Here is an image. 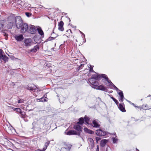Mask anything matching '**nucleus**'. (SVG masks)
Segmentation results:
<instances>
[{
  "label": "nucleus",
  "mask_w": 151,
  "mask_h": 151,
  "mask_svg": "<svg viewBox=\"0 0 151 151\" xmlns=\"http://www.w3.org/2000/svg\"><path fill=\"white\" fill-rule=\"evenodd\" d=\"M100 78H102V77L100 76H94L91 78L89 79V82L95 87L96 85H99V83L98 80H99Z\"/></svg>",
  "instance_id": "1"
},
{
  "label": "nucleus",
  "mask_w": 151,
  "mask_h": 151,
  "mask_svg": "<svg viewBox=\"0 0 151 151\" xmlns=\"http://www.w3.org/2000/svg\"><path fill=\"white\" fill-rule=\"evenodd\" d=\"M15 20L17 27L18 29H20L24 23L21 17L20 16H17L15 18Z\"/></svg>",
  "instance_id": "2"
},
{
  "label": "nucleus",
  "mask_w": 151,
  "mask_h": 151,
  "mask_svg": "<svg viewBox=\"0 0 151 151\" xmlns=\"http://www.w3.org/2000/svg\"><path fill=\"white\" fill-rule=\"evenodd\" d=\"M28 26L27 24L24 23L21 29L20 32L22 33H25L26 31H27L28 29Z\"/></svg>",
  "instance_id": "3"
},
{
  "label": "nucleus",
  "mask_w": 151,
  "mask_h": 151,
  "mask_svg": "<svg viewBox=\"0 0 151 151\" xmlns=\"http://www.w3.org/2000/svg\"><path fill=\"white\" fill-rule=\"evenodd\" d=\"M96 85L95 87H93V88L98 90H102L104 91L107 92V89L103 85Z\"/></svg>",
  "instance_id": "4"
},
{
  "label": "nucleus",
  "mask_w": 151,
  "mask_h": 151,
  "mask_svg": "<svg viewBox=\"0 0 151 151\" xmlns=\"http://www.w3.org/2000/svg\"><path fill=\"white\" fill-rule=\"evenodd\" d=\"M36 29L34 25H30L28 27L27 32L31 34H34L36 32Z\"/></svg>",
  "instance_id": "5"
},
{
  "label": "nucleus",
  "mask_w": 151,
  "mask_h": 151,
  "mask_svg": "<svg viewBox=\"0 0 151 151\" xmlns=\"http://www.w3.org/2000/svg\"><path fill=\"white\" fill-rule=\"evenodd\" d=\"M96 134L98 136H102L106 135V132L104 131L101 129H99L96 130Z\"/></svg>",
  "instance_id": "6"
},
{
  "label": "nucleus",
  "mask_w": 151,
  "mask_h": 151,
  "mask_svg": "<svg viewBox=\"0 0 151 151\" xmlns=\"http://www.w3.org/2000/svg\"><path fill=\"white\" fill-rule=\"evenodd\" d=\"M25 46H30L32 45L33 42L31 39L30 38L26 39L24 40Z\"/></svg>",
  "instance_id": "7"
},
{
  "label": "nucleus",
  "mask_w": 151,
  "mask_h": 151,
  "mask_svg": "<svg viewBox=\"0 0 151 151\" xmlns=\"http://www.w3.org/2000/svg\"><path fill=\"white\" fill-rule=\"evenodd\" d=\"M100 122L98 120H94L92 121L93 125H92L94 127L99 128L100 126Z\"/></svg>",
  "instance_id": "8"
},
{
  "label": "nucleus",
  "mask_w": 151,
  "mask_h": 151,
  "mask_svg": "<svg viewBox=\"0 0 151 151\" xmlns=\"http://www.w3.org/2000/svg\"><path fill=\"white\" fill-rule=\"evenodd\" d=\"M102 77V78L104 79L105 81L107 82V83H106V84L108 86H110L111 84H112V82L111 81L109 80L107 76H100Z\"/></svg>",
  "instance_id": "9"
},
{
  "label": "nucleus",
  "mask_w": 151,
  "mask_h": 151,
  "mask_svg": "<svg viewBox=\"0 0 151 151\" xmlns=\"http://www.w3.org/2000/svg\"><path fill=\"white\" fill-rule=\"evenodd\" d=\"M66 134L67 135H76L79 136L80 135V132H78L75 130H70L67 132Z\"/></svg>",
  "instance_id": "10"
},
{
  "label": "nucleus",
  "mask_w": 151,
  "mask_h": 151,
  "mask_svg": "<svg viewBox=\"0 0 151 151\" xmlns=\"http://www.w3.org/2000/svg\"><path fill=\"white\" fill-rule=\"evenodd\" d=\"M32 86L28 84L27 86V88L31 91H35L36 89H37V87L34 85H33Z\"/></svg>",
  "instance_id": "11"
},
{
  "label": "nucleus",
  "mask_w": 151,
  "mask_h": 151,
  "mask_svg": "<svg viewBox=\"0 0 151 151\" xmlns=\"http://www.w3.org/2000/svg\"><path fill=\"white\" fill-rule=\"evenodd\" d=\"M15 39L17 41H21L23 39V35L22 34L16 35L14 36Z\"/></svg>",
  "instance_id": "12"
},
{
  "label": "nucleus",
  "mask_w": 151,
  "mask_h": 151,
  "mask_svg": "<svg viewBox=\"0 0 151 151\" xmlns=\"http://www.w3.org/2000/svg\"><path fill=\"white\" fill-rule=\"evenodd\" d=\"M39 45H37L36 46H34L32 49L29 50V51L30 52L35 53L38 50H39Z\"/></svg>",
  "instance_id": "13"
},
{
  "label": "nucleus",
  "mask_w": 151,
  "mask_h": 151,
  "mask_svg": "<svg viewBox=\"0 0 151 151\" xmlns=\"http://www.w3.org/2000/svg\"><path fill=\"white\" fill-rule=\"evenodd\" d=\"M119 91V92H118V94L119 95L120 97V98L119 99V101L123 102V99L124 98L123 93L122 91L120 90V91Z\"/></svg>",
  "instance_id": "14"
},
{
  "label": "nucleus",
  "mask_w": 151,
  "mask_h": 151,
  "mask_svg": "<svg viewBox=\"0 0 151 151\" xmlns=\"http://www.w3.org/2000/svg\"><path fill=\"white\" fill-rule=\"evenodd\" d=\"M73 128L74 129L77 130L78 132L82 131V128L80 126L78 125H76L74 126Z\"/></svg>",
  "instance_id": "15"
},
{
  "label": "nucleus",
  "mask_w": 151,
  "mask_h": 151,
  "mask_svg": "<svg viewBox=\"0 0 151 151\" xmlns=\"http://www.w3.org/2000/svg\"><path fill=\"white\" fill-rule=\"evenodd\" d=\"M64 23L62 21H61L58 24V29L62 31L64 30L63 25Z\"/></svg>",
  "instance_id": "16"
},
{
  "label": "nucleus",
  "mask_w": 151,
  "mask_h": 151,
  "mask_svg": "<svg viewBox=\"0 0 151 151\" xmlns=\"http://www.w3.org/2000/svg\"><path fill=\"white\" fill-rule=\"evenodd\" d=\"M45 95H44L41 98L39 99H37V101L40 102H45L46 101V98H47L45 96ZM46 96H47L46 95Z\"/></svg>",
  "instance_id": "17"
},
{
  "label": "nucleus",
  "mask_w": 151,
  "mask_h": 151,
  "mask_svg": "<svg viewBox=\"0 0 151 151\" xmlns=\"http://www.w3.org/2000/svg\"><path fill=\"white\" fill-rule=\"evenodd\" d=\"M119 109L122 112H125L126 111L125 108L123 105L121 104H119Z\"/></svg>",
  "instance_id": "18"
},
{
  "label": "nucleus",
  "mask_w": 151,
  "mask_h": 151,
  "mask_svg": "<svg viewBox=\"0 0 151 151\" xmlns=\"http://www.w3.org/2000/svg\"><path fill=\"white\" fill-rule=\"evenodd\" d=\"M107 142V140L105 139L101 140L100 143L101 146L102 147H104Z\"/></svg>",
  "instance_id": "19"
},
{
  "label": "nucleus",
  "mask_w": 151,
  "mask_h": 151,
  "mask_svg": "<svg viewBox=\"0 0 151 151\" xmlns=\"http://www.w3.org/2000/svg\"><path fill=\"white\" fill-rule=\"evenodd\" d=\"M0 56V59H3L4 61H7L8 58L6 55H1Z\"/></svg>",
  "instance_id": "20"
},
{
  "label": "nucleus",
  "mask_w": 151,
  "mask_h": 151,
  "mask_svg": "<svg viewBox=\"0 0 151 151\" xmlns=\"http://www.w3.org/2000/svg\"><path fill=\"white\" fill-rule=\"evenodd\" d=\"M84 119L82 118L81 117L79 119V122H78L77 124H79L82 125L84 123Z\"/></svg>",
  "instance_id": "21"
},
{
  "label": "nucleus",
  "mask_w": 151,
  "mask_h": 151,
  "mask_svg": "<svg viewBox=\"0 0 151 151\" xmlns=\"http://www.w3.org/2000/svg\"><path fill=\"white\" fill-rule=\"evenodd\" d=\"M37 30L38 31V33L41 36L44 35V34L43 31L41 29L40 27L38 28L37 29Z\"/></svg>",
  "instance_id": "22"
},
{
  "label": "nucleus",
  "mask_w": 151,
  "mask_h": 151,
  "mask_svg": "<svg viewBox=\"0 0 151 151\" xmlns=\"http://www.w3.org/2000/svg\"><path fill=\"white\" fill-rule=\"evenodd\" d=\"M89 71L91 72H94V73H95L96 74V76H106V75L105 74H101V75H100V74L95 72L93 70V67H92V68H90V70H89Z\"/></svg>",
  "instance_id": "23"
},
{
  "label": "nucleus",
  "mask_w": 151,
  "mask_h": 151,
  "mask_svg": "<svg viewBox=\"0 0 151 151\" xmlns=\"http://www.w3.org/2000/svg\"><path fill=\"white\" fill-rule=\"evenodd\" d=\"M89 121V118L87 116L84 117V121L87 124H89L88 122Z\"/></svg>",
  "instance_id": "24"
},
{
  "label": "nucleus",
  "mask_w": 151,
  "mask_h": 151,
  "mask_svg": "<svg viewBox=\"0 0 151 151\" xmlns=\"http://www.w3.org/2000/svg\"><path fill=\"white\" fill-rule=\"evenodd\" d=\"M67 147H63V148H61V150H63L64 149H68L69 150L71 147V145H70V144H68L67 145Z\"/></svg>",
  "instance_id": "25"
},
{
  "label": "nucleus",
  "mask_w": 151,
  "mask_h": 151,
  "mask_svg": "<svg viewBox=\"0 0 151 151\" xmlns=\"http://www.w3.org/2000/svg\"><path fill=\"white\" fill-rule=\"evenodd\" d=\"M14 24V23L10 22L8 24V27L9 29L11 28L13 25Z\"/></svg>",
  "instance_id": "26"
},
{
  "label": "nucleus",
  "mask_w": 151,
  "mask_h": 151,
  "mask_svg": "<svg viewBox=\"0 0 151 151\" xmlns=\"http://www.w3.org/2000/svg\"><path fill=\"white\" fill-rule=\"evenodd\" d=\"M111 98L114 101L115 103L116 104H118L119 103L118 101L115 99L114 97H113V96H111Z\"/></svg>",
  "instance_id": "27"
},
{
  "label": "nucleus",
  "mask_w": 151,
  "mask_h": 151,
  "mask_svg": "<svg viewBox=\"0 0 151 151\" xmlns=\"http://www.w3.org/2000/svg\"><path fill=\"white\" fill-rule=\"evenodd\" d=\"M13 109L14 111H15L17 112H18L20 113L21 110V109L19 108H13Z\"/></svg>",
  "instance_id": "28"
},
{
  "label": "nucleus",
  "mask_w": 151,
  "mask_h": 151,
  "mask_svg": "<svg viewBox=\"0 0 151 151\" xmlns=\"http://www.w3.org/2000/svg\"><path fill=\"white\" fill-rule=\"evenodd\" d=\"M84 64H81L79 66V67L77 68V70H79L80 69H81V68H82L84 66Z\"/></svg>",
  "instance_id": "29"
},
{
  "label": "nucleus",
  "mask_w": 151,
  "mask_h": 151,
  "mask_svg": "<svg viewBox=\"0 0 151 151\" xmlns=\"http://www.w3.org/2000/svg\"><path fill=\"white\" fill-rule=\"evenodd\" d=\"M145 108H143L144 109H151V107H149L147 105H145Z\"/></svg>",
  "instance_id": "30"
},
{
  "label": "nucleus",
  "mask_w": 151,
  "mask_h": 151,
  "mask_svg": "<svg viewBox=\"0 0 151 151\" xmlns=\"http://www.w3.org/2000/svg\"><path fill=\"white\" fill-rule=\"evenodd\" d=\"M112 140H113V142L114 143H116V141H117L118 139H116L114 137H112Z\"/></svg>",
  "instance_id": "31"
},
{
  "label": "nucleus",
  "mask_w": 151,
  "mask_h": 151,
  "mask_svg": "<svg viewBox=\"0 0 151 151\" xmlns=\"http://www.w3.org/2000/svg\"><path fill=\"white\" fill-rule=\"evenodd\" d=\"M3 35L4 36H6L5 39H6V40H7V38L8 34H6V33L5 32H3Z\"/></svg>",
  "instance_id": "32"
},
{
  "label": "nucleus",
  "mask_w": 151,
  "mask_h": 151,
  "mask_svg": "<svg viewBox=\"0 0 151 151\" xmlns=\"http://www.w3.org/2000/svg\"><path fill=\"white\" fill-rule=\"evenodd\" d=\"M24 102V100L23 99H19L18 101V103H23Z\"/></svg>",
  "instance_id": "33"
},
{
  "label": "nucleus",
  "mask_w": 151,
  "mask_h": 151,
  "mask_svg": "<svg viewBox=\"0 0 151 151\" xmlns=\"http://www.w3.org/2000/svg\"><path fill=\"white\" fill-rule=\"evenodd\" d=\"M87 133H89V134H92L94 133V132L93 131L89 129V130L88 131V132Z\"/></svg>",
  "instance_id": "34"
},
{
  "label": "nucleus",
  "mask_w": 151,
  "mask_h": 151,
  "mask_svg": "<svg viewBox=\"0 0 151 151\" xmlns=\"http://www.w3.org/2000/svg\"><path fill=\"white\" fill-rule=\"evenodd\" d=\"M20 114L23 116H24L25 115V113L24 112H22L21 111L19 113Z\"/></svg>",
  "instance_id": "35"
},
{
  "label": "nucleus",
  "mask_w": 151,
  "mask_h": 151,
  "mask_svg": "<svg viewBox=\"0 0 151 151\" xmlns=\"http://www.w3.org/2000/svg\"><path fill=\"white\" fill-rule=\"evenodd\" d=\"M88 140L92 143H94L93 140L92 138H89L88 139Z\"/></svg>",
  "instance_id": "36"
},
{
  "label": "nucleus",
  "mask_w": 151,
  "mask_h": 151,
  "mask_svg": "<svg viewBox=\"0 0 151 151\" xmlns=\"http://www.w3.org/2000/svg\"><path fill=\"white\" fill-rule=\"evenodd\" d=\"M89 130V129H88L86 127H85L84 129V131L87 133L88 132V131Z\"/></svg>",
  "instance_id": "37"
},
{
  "label": "nucleus",
  "mask_w": 151,
  "mask_h": 151,
  "mask_svg": "<svg viewBox=\"0 0 151 151\" xmlns=\"http://www.w3.org/2000/svg\"><path fill=\"white\" fill-rule=\"evenodd\" d=\"M54 38L53 37H49L47 39V40L48 41H51L53 39H54Z\"/></svg>",
  "instance_id": "38"
},
{
  "label": "nucleus",
  "mask_w": 151,
  "mask_h": 151,
  "mask_svg": "<svg viewBox=\"0 0 151 151\" xmlns=\"http://www.w3.org/2000/svg\"><path fill=\"white\" fill-rule=\"evenodd\" d=\"M114 88L116 90L117 92L119 91H120V90L116 86H114Z\"/></svg>",
  "instance_id": "39"
},
{
  "label": "nucleus",
  "mask_w": 151,
  "mask_h": 151,
  "mask_svg": "<svg viewBox=\"0 0 151 151\" xmlns=\"http://www.w3.org/2000/svg\"><path fill=\"white\" fill-rule=\"evenodd\" d=\"M50 143V142L49 141L48 142H46L45 143V146L47 147V146L49 145V144Z\"/></svg>",
  "instance_id": "40"
},
{
  "label": "nucleus",
  "mask_w": 151,
  "mask_h": 151,
  "mask_svg": "<svg viewBox=\"0 0 151 151\" xmlns=\"http://www.w3.org/2000/svg\"><path fill=\"white\" fill-rule=\"evenodd\" d=\"M101 139V138L100 137H96V141L97 142L98 141L100 140Z\"/></svg>",
  "instance_id": "41"
},
{
  "label": "nucleus",
  "mask_w": 151,
  "mask_h": 151,
  "mask_svg": "<svg viewBox=\"0 0 151 151\" xmlns=\"http://www.w3.org/2000/svg\"><path fill=\"white\" fill-rule=\"evenodd\" d=\"M47 148V147H45H45H43V149L42 150V151H45Z\"/></svg>",
  "instance_id": "42"
},
{
  "label": "nucleus",
  "mask_w": 151,
  "mask_h": 151,
  "mask_svg": "<svg viewBox=\"0 0 151 151\" xmlns=\"http://www.w3.org/2000/svg\"><path fill=\"white\" fill-rule=\"evenodd\" d=\"M145 105H143L142 106V109H143V108H145Z\"/></svg>",
  "instance_id": "43"
},
{
  "label": "nucleus",
  "mask_w": 151,
  "mask_h": 151,
  "mask_svg": "<svg viewBox=\"0 0 151 151\" xmlns=\"http://www.w3.org/2000/svg\"><path fill=\"white\" fill-rule=\"evenodd\" d=\"M26 14L27 15V16L28 17H29V13H27V12H26Z\"/></svg>",
  "instance_id": "44"
},
{
  "label": "nucleus",
  "mask_w": 151,
  "mask_h": 151,
  "mask_svg": "<svg viewBox=\"0 0 151 151\" xmlns=\"http://www.w3.org/2000/svg\"><path fill=\"white\" fill-rule=\"evenodd\" d=\"M35 151H42V150H41L40 149H38L37 150H36Z\"/></svg>",
  "instance_id": "45"
},
{
  "label": "nucleus",
  "mask_w": 151,
  "mask_h": 151,
  "mask_svg": "<svg viewBox=\"0 0 151 151\" xmlns=\"http://www.w3.org/2000/svg\"><path fill=\"white\" fill-rule=\"evenodd\" d=\"M111 86H113L114 88V86H115L113 83L111 84Z\"/></svg>",
  "instance_id": "46"
},
{
  "label": "nucleus",
  "mask_w": 151,
  "mask_h": 151,
  "mask_svg": "<svg viewBox=\"0 0 151 151\" xmlns=\"http://www.w3.org/2000/svg\"><path fill=\"white\" fill-rule=\"evenodd\" d=\"M137 107H138L139 109H142V107L141 106H137Z\"/></svg>",
  "instance_id": "47"
},
{
  "label": "nucleus",
  "mask_w": 151,
  "mask_h": 151,
  "mask_svg": "<svg viewBox=\"0 0 151 151\" xmlns=\"http://www.w3.org/2000/svg\"><path fill=\"white\" fill-rule=\"evenodd\" d=\"M82 37H85V35H84V34H82Z\"/></svg>",
  "instance_id": "48"
},
{
  "label": "nucleus",
  "mask_w": 151,
  "mask_h": 151,
  "mask_svg": "<svg viewBox=\"0 0 151 151\" xmlns=\"http://www.w3.org/2000/svg\"><path fill=\"white\" fill-rule=\"evenodd\" d=\"M90 68H92V67H93V66H92V65H90Z\"/></svg>",
  "instance_id": "49"
},
{
  "label": "nucleus",
  "mask_w": 151,
  "mask_h": 151,
  "mask_svg": "<svg viewBox=\"0 0 151 151\" xmlns=\"http://www.w3.org/2000/svg\"><path fill=\"white\" fill-rule=\"evenodd\" d=\"M131 104L133 106L135 105V104H134L133 103H131Z\"/></svg>",
  "instance_id": "50"
},
{
  "label": "nucleus",
  "mask_w": 151,
  "mask_h": 151,
  "mask_svg": "<svg viewBox=\"0 0 151 151\" xmlns=\"http://www.w3.org/2000/svg\"><path fill=\"white\" fill-rule=\"evenodd\" d=\"M127 101L129 103H130V104L132 103L131 101H128V100H127Z\"/></svg>",
  "instance_id": "51"
},
{
  "label": "nucleus",
  "mask_w": 151,
  "mask_h": 151,
  "mask_svg": "<svg viewBox=\"0 0 151 151\" xmlns=\"http://www.w3.org/2000/svg\"><path fill=\"white\" fill-rule=\"evenodd\" d=\"M66 17H67L68 18V19H69V22H70V18H69L68 17V16Z\"/></svg>",
  "instance_id": "52"
},
{
  "label": "nucleus",
  "mask_w": 151,
  "mask_h": 151,
  "mask_svg": "<svg viewBox=\"0 0 151 151\" xmlns=\"http://www.w3.org/2000/svg\"><path fill=\"white\" fill-rule=\"evenodd\" d=\"M136 150L137 151H139V150H138L137 148H136Z\"/></svg>",
  "instance_id": "53"
},
{
  "label": "nucleus",
  "mask_w": 151,
  "mask_h": 151,
  "mask_svg": "<svg viewBox=\"0 0 151 151\" xmlns=\"http://www.w3.org/2000/svg\"><path fill=\"white\" fill-rule=\"evenodd\" d=\"M113 134L114 135H113V136H115L116 137V135H115V134Z\"/></svg>",
  "instance_id": "54"
},
{
  "label": "nucleus",
  "mask_w": 151,
  "mask_h": 151,
  "mask_svg": "<svg viewBox=\"0 0 151 151\" xmlns=\"http://www.w3.org/2000/svg\"><path fill=\"white\" fill-rule=\"evenodd\" d=\"M134 106L135 107H137V106H136V105H134Z\"/></svg>",
  "instance_id": "55"
},
{
  "label": "nucleus",
  "mask_w": 151,
  "mask_h": 151,
  "mask_svg": "<svg viewBox=\"0 0 151 151\" xmlns=\"http://www.w3.org/2000/svg\"><path fill=\"white\" fill-rule=\"evenodd\" d=\"M150 96H151V95H149V96H147V97H149Z\"/></svg>",
  "instance_id": "56"
},
{
  "label": "nucleus",
  "mask_w": 151,
  "mask_h": 151,
  "mask_svg": "<svg viewBox=\"0 0 151 151\" xmlns=\"http://www.w3.org/2000/svg\"><path fill=\"white\" fill-rule=\"evenodd\" d=\"M80 33L82 34H83V33L81 31H80Z\"/></svg>",
  "instance_id": "57"
},
{
  "label": "nucleus",
  "mask_w": 151,
  "mask_h": 151,
  "mask_svg": "<svg viewBox=\"0 0 151 151\" xmlns=\"http://www.w3.org/2000/svg\"><path fill=\"white\" fill-rule=\"evenodd\" d=\"M112 92V91H110V92H111H111Z\"/></svg>",
  "instance_id": "58"
}]
</instances>
